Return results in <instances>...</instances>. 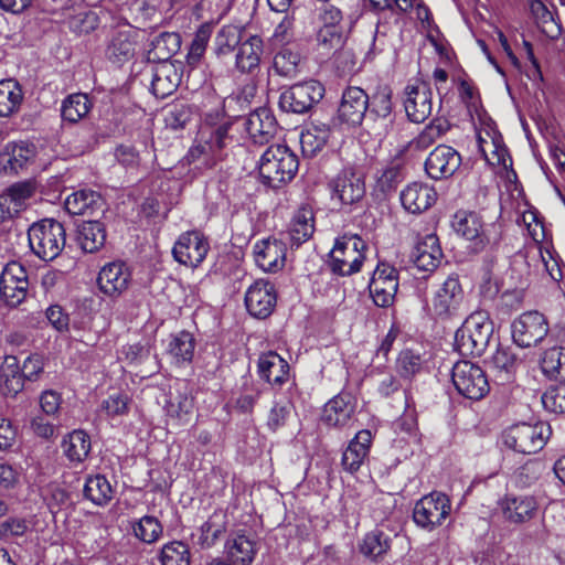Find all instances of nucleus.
Segmentation results:
<instances>
[{"mask_svg":"<svg viewBox=\"0 0 565 565\" xmlns=\"http://www.w3.org/2000/svg\"><path fill=\"white\" fill-rule=\"evenodd\" d=\"M404 108L413 122L425 121L433 110V93L425 83L411 84L405 87Z\"/></svg>","mask_w":565,"mask_h":565,"instance_id":"nucleus-18","label":"nucleus"},{"mask_svg":"<svg viewBox=\"0 0 565 565\" xmlns=\"http://www.w3.org/2000/svg\"><path fill=\"white\" fill-rule=\"evenodd\" d=\"M195 339L192 333L181 331L172 335L167 345V354L177 365L190 363L194 355Z\"/></svg>","mask_w":565,"mask_h":565,"instance_id":"nucleus-38","label":"nucleus"},{"mask_svg":"<svg viewBox=\"0 0 565 565\" xmlns=\"http://www.w3.org/2000/svg\"><path fill=\"white\" fill-rule=\"evenodd\" d=\"M138 40L139 31L131 26L114 30L106 44V58L118 65L130 61L136 55Z\"/></svg>","mask_w":565,"mask_h":565,"instance_id":"nucleus-15","label":"nucleus"},{"mask_svg":"<svg viewBox=\"0 0 565 565\" xmlns=\"http://www.w3.org/2000/svg\"><path fill=\"white\" fill-rule=\"evenodd\" d=\"M460 164L461 157L452 147L439 145L427 157L425 171L429 178L441 180L451 177Z\"/></svg>","mask_w":565,"mask_h":565,"instance_id":"nucleus-19","label":"nucleus"},{"mask_svg":"<svg viewBox=\"0 0 565 565\" xmlns=\"http://www.w3.org/2000/svg\"><path fill=\"white\" fill-rule=\"evenodd\" d=\"M330 137V128L326 124H313L300 135L303 156L313 157L323 149Z\"/></svg>","mask_w":565,"mask_h":565,"instance_id":"nucleus-41","label":"nucleus"},{"mask_svg":"<svg viewBox=\"0 0 565 565\" xmlns=\"http://www.w3.org/2000/svg\"><path fill=\"white\" fill-rule=\"evenodd\" d=\"M181 83L180 68L171 63L163 62L153 67L151 90L154 96L164 98L171 95Z\"/></svg>","mask_w":565,"mask_h":565,"instance_id":"nucleus-30","label":"nucleus"},{"mask_svg":"<svg viewBox=\"0 0 565 565\" xmlns=\"http://www.w3.org/2000/svg\"><path fill=\"white\" fill-rule=\"evenodd\" d=\"M369 108V96L360 87L350 86L343 94L338 109L339 119L352 126L360 125Z\"/></svg>","mask_w":565,"mask_h":565,"instance_id":"nucleus-21","label":"nucleus"},{"mask_svg":"<svg viewBox=\"0 0 565 565\" xmlns=\"http://www.w3.org/2000/svg\"><path fill=\"white\" fill-rule=\"evenodd\" d=\"M324 95V87L318 81H307L290 86L279 97V106L284 111L305 114Z\"/></svg>","mask_w":565,"mask_h":565,"instance_id":"nucleus-9","label":"nucleus"},{"mask_svg":"<svg viewBox=\"0 0 565 565\" xmlns=\"http://www.w3.org/2000/svg\"><path fill=\"white\" fill-rule=\"evenodd\" d=\"M264 55V42L258 35L242 40L235 51V68L241 74H253L259 70Z\"/></svg>","mask_w":565,"mask_h":565,"instance_id":"nucleus-26","label":"nucleus"},{"mask_svg":"<svg viewBox=\"0 0 565 565\" xmlns=\"http://www.w3.org/2000/svg\"><path fill=\"white\" fill-rule=\"evenodd\" d=\"M543 407L551 413H565V384L547 388L541 397Z\"/></svg>","mask_w":565,"mask_h":565,"instance_id":"nucleus-60","label":"nucleus"},{"mask_svg":"<svg viewBox=\"0 0 565 565\" xmlns=\"http://www.w3.org/2000/svg\"><path fill=\"white\" fill-rule=\"evenodd\" d=\"M455 348L459 354L469 355H481L487 349L483 344L475 339L466 328L462 326L457 330L455 334Z\"/></svg>","mask_w":565,"mask_h":565,"instance_id":"nucleus-58","label":"nucleus"},{"mask_svg":"<svg viewBox=\"0 0 565 565\" xmlns=\"http://www.w3.org/2000/svg\"><path fill=\"white\" fill-rule=\"evenodd\" d=\"M451 501L443 492L433 491L419 499L413 510V520L417 526L433 531L449 516Z\"/></svg>","mask_w":565,"mask_h":565,"instance_id":"nucleus-7","label":"nucleus"},{"mask_svg":"<svg viewBox=\"0 0 565 565\" xmlns=\"http://www.w3.org/2000/svg\"><path fill=\"white\" fill-rule=\"evenodd\" d=\"M463 300V290L458 277L449 276L434 292L429 310L435 317L447 318L455 315Z\"/></svg>","mask_w":565,"mask_h":565,"instance_id":"nucleus-14","label":"nucleus"},{"mask_svg":"<svg viewBox=\"0 0 565 565\" xmlns=\"http://www.w3.org/2000/svg\"><path fill=\"white\" fill-rule=\"evenodd\" d=\"M106 231L98 221L84 222L78 231V242L84 252L94 253L104 246Z\"/></svg>","mask_w":565,"mask_h":565,"instance_id":"nucleus-45","label":"nucleus"},{"mask_svg":"<svg viewBox=\"0 0 565 565\" xmlns=\"http://www.w3.org/2000/svg\"><path fill=\"white\" fill-rule=\"evenodd\" d=\"M130 398L127 394L116 392L110 394L100 404V409L110 417L127 415L129 412Z\"/></svg>","mask_w":565,"mask_h":565,"instance_id":"nucleus-59","label":"nucleus"},{"mask_svg":"<svg viewBox=\"0 0 565 565\" xmlns=\"http://www.w3.org/2000/svg\"><path fill=\"white\" fill-rule=\"evenodd\" d=\"M24 98L20 83L13 78L0 81V117H10L20 110Z\"/></svg>","mask_w":565,"mask_h":565,"instance_id":"nucleus-37","label":"nucleus"},{"mask_svg":"<svg viewBox=\"0 0 565 565\" xmlns=\"http://www.w3.org/2000/svg\"><path fill=\"white\" fill-rule=\"evenodd\" d=\"M244 127L250 140L256 145L269 142L277 130L274 116L266 108L257 109L245 118Z\"/></svg>","mask_w":565,"mask_h":565,"instance_id":"nucleus-28","label":"nucleus"},{"mask_svg":"<svg viewBox=\"0 0 565 565\" xmlns=\"http://www.w3.org/2000/svg\"><path fill=\"white\" fill-rule=\"evenodd\" d=\"M36 147L26 141L10 142L0 154V162L7 173L26 170L35 160Z\"/></svg>","mask_w":565,"mask_h":565,"instance_id":"nucleus-22","label":"nucleus"},{"mask_svg":"<svg viewBox=\"0 0 565 565\" xmlns=\"http://www.w3.org/2000/svg\"><path fill=\"white\" fill-rule=\"evenodd\" d=\"M436 200L435 189L422 182H413L401 192L402 205L413 214L427 211L435 204Z\"/></svg>","mask_w":565,"mask_h":565,"instance_id":"nucleus-27","label":"nucleus"},{"mask_svg":"<svg viewBox=\"0 0 565 565\" xmlns=\"http://www.w3.org/2000/svg\"><path fill=\"white\" fill-rule=\"evenodd\" d=\"M422 369V360L419 354H415L411 350L402 351L397 359V371L401 376L409 379L418 373Z\"/></svg>","mask_w":565,"mask_h":565,"instance_id":"nucleus-61","label":"nucleus"},{"mask_svg":"<svg viewBox=\"0 0 565 565\" xmlns=\"http://www.w3.org/2000/svg\"><path fill=\"white\" fill-rule=\"evenodd\" d=\"M365 248L366 244L359 235L344 234L337 239L330 253L331 270L341 276L360 271Z\"/></svg>","mask_w":565,"mask_h":565,"instance_id":"nucleus-5","label":"nucleus"},{"mask_svg":"<svg viewBox=\"0 0 565 565\" xmlns=\"http://www.w3.org/2000/svg\"><path fill=\"white\" fill-rule=\"evenodd\" d=\"M344 44V36L341 26L322 25L317 33V45L324 53L338 51Z\"/></svg>","mask_w":565,"mask_h":565,"instance_id":"nucleus-57","label":"nucleus"},{"mask_svg":"<svg viewBox=\"0 0 565 565\" xmlns=\"http://www.w3.org/2000/svg\"><path fill=\"white\" fill-rule=\"evenodd\" d=\"M505 522L521 525L533 520L539 511V502L530 494L507 493L498 502Z\"/></svg>","mask_w":565,"mask_h":565,"instance_id":"nucleus-13","label":"nucleus"},{"mask_svg":"<svg viewBox=\"0 0 565 565\" xmlns=\"http://www.w3.org/2000/svg\"><path fill=\"white\" fill-rule=\"evenodd\" d=\"M449 128L450 125L447 120L441 118L434 119L411 141V147L420 151L426 150L438 141Z\"/></svg>","mask_w":565,"mask_h":565,"instance_id":"nucleus-50","label":"nucleus"},{"mask_svg":"<svg viewBox=\"0 0 565 565\" xmlns=\"http://www.w3.org/2000/svg\"><path fill=\"white\" fill-rule=\"evenodd\" d=\"M45 500L52 514H56L67 503L68 493L61 487L52 486L47 490Z\"/></svg>","mask_w":565,"mask_h":565,"instance_id":"nucleus-64","label":"nucleus"},{"mask_svg":"<svg viewBox=\"0 0 565 565\" xmlns=\"http://www.w3.org/2000/svg\"><path fill=\"white\" fill-rule=\"evenodd\" d=\"M131 274L124 262L106 264L99 271L97 282L102 292L109 297L121 295L130 282Z\"/></svg>","mask_w":565,"mask_h":565,"instance_id":"nucleus-23","label":"nucleus"},{"mask_svg":"<svg viewBox=\"0 0 565 565\" xmlns=\"http://www.w3.org/2000/svg\"><path fill=\"white\" fill-rule=\"evenodd\" d=\"M90 438L81 429L70 433L62 443L63 454L72 463H82L90 451Z\"/></svg>","mask_w":565,"mask_h":565,"instance_id":"nucleus-39","label":"nucleus"},{"mask_svg":"<svg viewBox=\"0 0 565 565\" xmlns=\"http://www.w3.org/2000/svg\"><path fill=\"white\" fill-rule=\"evenodd\" d=\"M225 554L232 565H249L256 555L255 542L243 534L234 535L225 543Z\"/></svg>","mask_w":565,"mask_h":565,"instance_id":"nucleus-36","label":"nucleus"},{"mask_svg":"<svg viewBox=\"0 0 565 565\" xmlns=\"http://www.w3.org/2000/svg\"><path fill=\"white\" fill-rule=\"evenodd\" d=\"M132 535L145 544L158 542L163 534V525L153 515H143L130 521Z\"/></svg>","mask_w":565,"mask_h":565,"instance_id":"nucleus-42","label":"nucleus"},{"mask_svg":"<svg viewBox=\"0 0 565 565\" xmlns=\"http://www.w3.org/2000/svg\"><path fill=\"white\" fill-rule=\"evenodd\" d=\"M65 209L73 215H93L103 210V200L92 190H78L65 199Z\"/></svg>","mask_w":565,"mask_h":565,"instance_id":"nucleus-35","label":"nucleus"},{"mask_svg":"<svg viewBox=\"0 0 565 565\" xmlns=\"http://www.w3.org/2000/svg\"><path fill=\"white\" fill-rule=\"evenodd\" d=\"M28 241L34 255L50 262L55 259L65 247V228L55 220L44 218L30 226Z\"/></svg>","mask_w":565,"mask_h":565,"instance_id":"nucleus-3","label":"nucleus"},{"mask_svg":"<svg viewBox=\"0 0 565 565\" xmlns=\"http://www.w3.org/2000/svg\"><path fill=\"white\" fill-rule=\"evenodd\" d=\"M24 377L14 356L6 358L1 367V388L6 395L14 396L22 391Z\"/></svg>","mask_w":565,"mask_h":565,"instance_id":"nucleus-48","label":"nucleus"},{"mask_svg":"<svg viewBox=\"0 0 565 565\" xmlns=\"http://www.w3.org/2000/svg\"><path fill=\"white\" fill-rule=\"evenodd\" d=\"M90 108L92 103L86 94H72L62 104V118L72 124L78 122L89 113Z\"/></svg>","mask_w":565,"mask_h":565,"instance_id":"nucleus-49","label":"nucleus"},{"mask_svg":"<svg viewBox=\"0 0 565 565\" xmlns=\"http://www.w3.org/2000/svg\"><path fill=\"white\" fill-rule=\"evenodd\" d=\"M397 289V269L387 263H379L369 282L370 295L374 303L381 308L392 306L394 303Z\"/></svg>","mask_w":565,"mask_h":565,"instance_id":"nucleus-12","label":"nucleus"},{"mask_svg":"<svg viewBox=\"0 0 565 565\" xmlns=\"http://www.w3.org/2000/svg\"><path fill=\"white\" fill-rule=\"evenodd\" d=\"M371 443L372 434L370 430L362 429L356 433L342 455L344 470L353 473L360 469L369 455Z\"/></svg>","mask_w":565,"mask_h":565,"instance_id":"nucleus-31","label":"nucleus"},{"mask_svg":"<svg viewBox=\"0 0 565 565\" xmlns=\"http://www.w3.org/2000/svg\"><path fill=\"white\" fill-rule=\"evenodd\" d=\"M479 150L484 160L492 166H507V149L498 132L488 125V128L478 135Z\"/></svg>","mask_w":565,"mask_h":565,"instance_id":"nucleus-34","label":"nucleus"},{"mask_svg":"<svg viewBox=\"0 0 565 565\" xmlns=\"http://www.w3.org/2000/svg\"><path fill=\"white\" fill-rule=\"evenodd\" d=\"M367 109L370 117L374 120L382 119L387 121L385 124V127H387L388 124L393 122L392 92L387 87L380 88L371 99L369 98Z\"/></svg>","mask_w":565,"mask_h":565,"instance_id":"nucleus-52","label":"nucleus"},{"mask_svg":"<svg viewBox=\"0 0 565 565\" xmlns=\"http://www.w3.org/2000/svg\"><path fill=\"white\" fill-rule=\"evenodd\" d=\"M231 126L223 109L206 113L188 152V159L198 162V168H213L224 158V149L232 141L228 134Z\"/></svg>","mask_w":565,"mask_h":565,"instance_id":"nucleus-1","label":"nucleus"},{"mask_svg":"<svg viewBox=\"0 0 565 565\" xmlns=\"http://www.w3.org/2000/svg\"><path fill=\"white\" fill-rule=\"evenodd\" d=\"M541 369L548 379L565 381V348L554 345L545 350L541 359Z\"/></svg>","mask_w":565,"mask_h":565,"instance_id":"nucleus-44","label":"nucleus"},{"mask_svg":"<svg viewBox=\"0 0 565 565\" xmlns=\"http://www.w3.org/2000/svg\"><path fill=\"white\" fill-rule=\"evenodd\" d=\"M331 198L342 205H352L365 194L363 178L352 169H343L330 182Z\"/></svg>","mask_w":565,"mask_h":565,"instance_id":"nucleus-16","label":"nucleus"},{"mask_svg":"<svg viewBox=\"0 0 565 565\" xmlns=\"http://www.w3.org/2000/svg\"><path fill=\"white\" fill-rule=\"evenodd\" d=\"M277 301L274 285L267 280H256L245 292V306L250 316L265 319L271 315Z\"/></svg>","mask_w":565,"mask_h":565,"instance_id":"nucleus-17","label":"nucleus"},{"mask_svg":"<svg viewBox=\"0 0 565 565\" xmlns=\"http://www.w3.org/2000/svg\"><path fill=\"white\" fill-rule=\"evenodd\" d=\"M414 265L423 271L435 270L443 258V252L436 235L429 234L420 239L412 254Z\"/></svg>","mask_w":565,"mask_h":565,"instance_id":"nucleus-29","label":"nucleus"},{"mask_svg":"<svg viewBox=\"0 0 565 565\" xmlns=\"http://www.w3.org/2000/svg\"><path fill=\"white\" fill-rule=\"evenodd\" d=\"M26 269L19 262L8 263L0 276V297L10 307L23 302L29 291Z\"/></svg>","mask_w":565,"mask_h":565,"instance_id":"nucleus-11","label":"nucleus"},{"mask_svg":"<svg viewBox=\"0 0 565 565\" xmlns=\"http://www.w3.org/2000/svg\"><path fill=\"white\" fill-rule=\"evenodd\" d=\"M451 225L458 235L473 243L476 252L483 249L489 242L483 232L481 217L473 212L458 211Z\"/></svg>","mask_w":565,"mask_h":565,"instance_id":"nucleus-25","label":"nucleus"},{"mask_svg":"<svg viewBox=\"0 0 565 565\" xmlns=\"http://www.w3.org/2000/svg\"><path fill=\"white\" fill-rule=\"evenodd\" d=\"M211 34L212 26L209 23L202 24L196 30L186 54V62L189 65L195 66L200 63L206 51Z\"/></svg>","mask_w":565,"mask_h":565,"instance_id":"nucleus-55","label":"nucleus"},{"mask_svg":"<svg viewBox=\"0 0 565 565\" xmlns=\"http://www.w3.org/2000/svg\"><path fill=\"white\" fill-rule=\"evenodd\" d=\"M181 46V38L174 32H163L152 41V51L154 57L163 62L175 54Z\"/></svg>","mask_w":565,"mask_h":565,"instance_id":"nucleus-53","label":"nucleus"},{"mask_svg":"<svg viewBox=\"0 0 565 565\" xmlns=\"http://www.w3.org/2000/svg\"><path fill=\"white\" fill-rule=\"evenodd\" d=\"M297 156L285 145H273L258 161V173L263 183L278 188L294 179L298 171Z\"/></svg>","mask_w":565,"mask_h":565,"instance_id":"nucleus-2","label":"nucleus"},{"mask_svg":"<svg viewBox=\"0 0 565 565\" xmlns=\"http://www.w3.org/2000/svg\"><path fill=\"white\" fill-rule=\"evenodd\" d=\"M451 380L458 393L470 399H481L490 388L484 371L470 361L457 362Z\"/></svg>","mask_w":565,"mask_h":565,"instance_id":"nucleus-8","label":"nucleus"},{"mask_svg":"<svg viewBox=\"0 0 565 565\" xmlns=\"http://www.w3.org/2000/svg\"><path fill=\"white\" fill-rule=\"evenodd\" d=\"M210 250L207 237L200 231L182 233L172 247L175 262L189 268L199 267Z\"/></svg>","mask_w":565,"mask_h":565,"instance_id":"nucleus-10","label":"nucleus"},{"mask_svg":"<svg viewBox=\"0 0 565 565\" xmlns=\"http://www.w3.org/2000/svg\"><path fill=\"white\" fill-rule=\"evenodd\" d=\"M551 434L546 423H519L502 433V443L516 452L531 455L543 449Z\"/></svg>","mask_w":565,"mask_h":565,"instance_id":"nucleus-4","label":"nucleus"},{"mask_svg":"<svg viewBox=\"0 0 565 565\" xmlns=\"http://www.w3.org/2000/svg\"><path fill=\"white\" fill-rule=\"evenodd\" d=\"M34 193L33 183L28 181L17 182L7 188L0 195L9 217L12 218L25 210Z\"/></svg>","mask_w":565,"mask_h":565,"instance_id":"nucleus-32","label":"nucleus"},{"mask_svg":"<svg viewBox=\"0 0 565 565\" xmlns=\"http://www.w3.org/2000/svg\"><path fill=\"white\" fill-rule=\"evenodd\" d=\"M355 408V398L349 393H340L324 405L321 420L329 427H347L353 420Z\"/></svg>","mask_w":565,"mask_h":565,"instance_id":"nucleus-20","label":"nucleus"},{"mask_svg":"<svg viewBox=\"0 0 565 565\" xmlns=\"http://www.w3.org/2000/svg\"><path fill=\"white\" fill-rule=\"evenodd\" d=\"M258 374L270 384L281 385L288 380L289 364L278 353L269 351L258 359Z\"/></svg>","mask_w":565,"mask_h":565,"instance_id":"nucleus-33","label":"nucleus"},{"mask_svg":"<svg viewBox=\"0 0 565 565\" xmlns=\"http://www.w3.org/2000/svg\"><path fill=\"white\" fill-rule=\"evenodd\" d=\"M225 527L224 524L216 521L215 516L210 518L201 525L200 544L202 547H211L222 535Z\"/></svg>","mask_w":565,"mask_h":565,"instance_id":"nucleus-62","label":"nucleus"},{"mask_svg":"<svg viewBox=\"0 0 565 565\" xmlns=\"http://www.w3.org/2000/svg\"><path fill=\"white\" fill-rule=\"evenodd\" d=\"M462 327L486 348L493 334V323L489 313L483 310L472 312L462 323Z\"/></svg>","mask_w":565,"mask_h":565,"instance_id":"nucleus-46","label":"nucleus"},{"mask_svg":"<svg viewBox=\"0 0 565 565\" xmlns=\"http://www.w3.org/2000/svg\"><path fill=\"white\" fill-rule=\"evenodd\" d=\"M292 404L289 401L275 402L270 408L267 425L271 430L282 427L290 416Z\"/></svg>","mask_w":565,"mask_h":565,"instance_id":"nucleus-63","label":"nucleus"},{"mask_svg":"<svg viewBox=\"0 0 565 565\" xmlns=\"http://www.w3.org/2000/svg\"><path fill=\"white\" fill-rule=\"evenodd\" d=\"M243 30L233 24L223 25L216 33L213 41V53L216 57L227 56L242 42Z\"/></svg>","mask_w":565,"mask_h":565,"instance_id":"nucleus-43","label":"nucleus"},{"mask_svg":"<svg viewBox=\"0 0 565 565\" xmlns=\"http://www.w3.org/2000/svg\"><path fill=\"white\" fill-rule=\"evenodd\" d=\"M255 262L264 271L281 269L286 260V245L277 238H266L254 246Z\"/></svg>","mask_w":565,"mask_h":565,"instance_id":"nucleus-24","label":"nucleus"},{"mask_svg":"<svg viewBox=\"0 0 565 565\" xmlns=\"http://www.w3.org/2000/svg\"><path fill=\"white\" fill-rule=\"evenodd\" d=\"M315 231L313 212L310 207H300L294 215L289 226V237L292 244L299 246L308 241Z\"/></svg>","mask_w":565,"mask_h":565,"instance_id":"nucleus-40","label":"nucleus"},{"mask_svg":"<svg viewBox=\"0 0 565 565\" xmlns=\"http://www.w3.org/2000/svg\"><path fill=\"white\" fill-rule=\"evenodd\" d=\"M190 557L188 545L180 541L164 544L160 553L161 565H190Z\"/></svg>","mask_w":565,"mask_h":565,"instance_id":"nucleus-56","label":"nucleus"},{"mask_svg":"<svg viewBox=\"0 0 565 565\" xmlns=\"http://www.w3.org/2000/svg\"><path fill=\"white\" fill-rule=\"evenodd\" d=\"M548 332V320L537 310L525 311L511 323L512 340L522 349L540 345Z\"/></svg>","mask_w":565,"mask_h":565,"instance_id":"nucleus-6","label":"nucleus"},{"mask_svg":"<svg viewBox=\"0 0 565 565\" xmlns=\"http://www.w3.org/2000/svg\"><path fill=\"white\" fill-rule=\"evenodd\" d=\"M113 488L106 477L102 475L90 476L84 486V495L94 504L103 507L113 499Z\"/></svg>","mask_w":565,"mask_h":565,"instance_id":"nucleus-47","label":"nucleus"},{"mask_svg":"<svg viewBox=\"0 0 565 565\" xmlns=\"http://www.w3.org/2000/svg\"><path fill=\"white\" fill-rule=\"evenodd\" d=\"M390 537L379 530L367 533L361 545L360 551L370 558H377L390 550Z\"/></svg>","mask_w":565,"mask_h":565,"instance_id":"nucleus-54","label":"nucleus"},{"mask_svg":"<svg viewBox=\"0 0 565 565\" xmlns=\"http://www.w3.org/2000/svg\"><path fill=\"white\" fill-rule=\"evenodd\" d=\"M300 54L290 46H282L274 56L273 67L284 77H295L299 72Z\"/></svg>","mask_w":565,"mask_h":565,"instance_id":"nucleus-51","label":"nucleus"}]
</instances>
